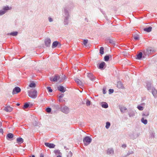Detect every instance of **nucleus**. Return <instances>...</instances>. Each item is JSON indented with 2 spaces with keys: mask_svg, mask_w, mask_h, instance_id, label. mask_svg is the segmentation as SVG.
<instances>
[{
  "mask_svg": "<svg viewBox=\"0 0 157 157\" xmlns=\"http://www.w3.org/2000/svg\"><path fill=\"white\" fill-rule=\"evenodd\" d=\"M57 157H62V156L60 155H59L57 156Z\"/></svg>",
  "mask_w": 157,
  "mask_h": 157,
  "instance_id": "nucleus-64",
  "label": "nucleus"
},
{
  "mask_svg": "<svg viewBox=\"0 0 157 157\" xmlns=\"http://www.w3.org/2000/svg\"><path fill=\"white\" fill-rule=\"evenodd\" d=\"M21 91V88L17 86L14 88L13 90L12 94H17Z\"/></svg>",
  "mask_w": 157,
  "mask_h": 157,
  "instance_id": "nucleus-6",
  "label": "nucleus"
},
{
  "mask_svg": "<svg viewBox=\"0 0 157 157\" xmlns=\"http://www.w3.org/2000/svg\"><path fill=\"white\" fill-rule=\"evenodd\" d=\"M75 81L77 83L80 85H81L82 84V82L78 78H76L75 80Z\"/></svg>",
  "mask_w": 157,
  "mask_h": 157,
  "instance_id": "nucleus-31",
  "label": "nucleus"
},
{
  "mask_svg": "<svg viewBox=\"0 0 157 157\" xmlns=\"http://www.w3.org/2000/svg\"><path fill=\"white\" fill-rule=\"evenodd\" d=\"M61 45V44L59 42L57 41H55L52 44V47L55 48L57 46H59V47H60Z\"/></svg>",
  "mask_w": 157,
  "mask_h": 157,
  "instance_id": "nucleus-12",
  "label": "nucleus"
},
{
  "mask_svg": "<svg viewBox=\"0 0 157 157\" xmlns=\"http://www.w3.org/2000/svg\"><path fill=\"white\" fill-rule=\"evenodd\" d=\"M105 90H106L105 88H104L103 89V93L104 94H105L106 93V92Z\"/></svg>",
  "mask_w": 157,
  "mask_h": 157,
  "instance_id": "nucleus-55",
  "label": "nucleus"
},
{
  "mask_svg": "<svg viewBox=\"0 0 157 157\" xmlns=\"http://www.w3.org/2000/svg\"><path fill=\"white\" fill-rule=\"evenodd\" d=\"M126 147V144H124L122 145V147L124 148H125Z\"/></svg>",
  "mask_w": 157,
  "mask_h": 157,
  "instance_id": "nucleus-57",
  "label": "nucleus"
},
{
  "mask_svg": "<svg viewBox=\"0 0 157 157\" xmlns=\"http://www.w3.org/2000/svg\"><path fill=\"white\" fill-rule=\"evenodd\" d=\"M18 34V32L17 31H14L12 32H11L10 33V35H11L13 36H16Z\"/></svg>",
  "mask_w": 157,
  "mask_h": 157,
  "instance_id": "nucleus-32",
  "label": "nucleus"
},
{
  "mask_svg": "<svg viewBox=\"0 0 157 157\" xmlns=\"http://www.w3.org/2000/svg\"><path fill=\"white\" fill-rule=\"evenodd\" d=\"M45 145L47 147H49L50 148H54L55 147V145L52 143H45Z\"/></svg>",
  "mask_w": 157,
  "mask_h": 157,
  "instance_id": "nucleus-8",
  "label": "nucleus"
},
{
  "mask_svg": "<svg viewBox=\"0 0 157 157\" xmlns=\"http://www.w3.org/2000/svg\"><path fill=\"white\" fill-rule=\"evenodd\" d=\"M111 55H106L104 57V60L105 61H108L109 60L110 58H112Z\"/></svg>",
  "mask_w": 157,
  "mask_h": 157,
  "instance_id": "nucleus-19",
  "label": "nucleus"
},
{
  "mask_svg": "<svg viewBox=\"0 0 157 157\" xmlns=\"http://www.w3.org/2000/svg\"><path fill=\"white\" fill-rule=\"evenodd\" d=\"M29 96L33 99H35L37 96V92L36 90L28 91Z\"/></svg>",
  "mask_w": 157,
  "mask_h": 157,
  "instance_id": "nucleus-3",
  "label": "nucleus"
},
{
  "mask_svg": "<svg viewBox=\"0 0 157 157\" xmlns=\"http://www.w3.org/2000/svg\"><path fill=\"white\" fill-rule=\"evenodd\" d=\"M114 150L113 148H108L107 151V154L108 155H113L114 154Z\"/></svg>",
  "mask_w": 157,
  "mask_h": 157,
  "instance_id": "nucleus-13",
  "label": "nucleus"
},
{
  "mask_svg": "<svg viewBox=\"0 0 157 157\" xmlns=\"http://www.w3.org/2000/svg\"><path fill=\"white\" fill-rule=\"evenodd\" d=\"M149 115V113L148 111H144L143 112L142 116L143 117H148Z\"/></svg>",
  "mask_w": 157,
  "mask_h": 157,
  "instance_id": "nucleus-25",
  "label": "nucleus"
},
{
  "mask_svg": "<svg viewBox=\"0 0 157 157\" xmlns=\"http://www.w3.org/2000/svg\"><path fill=\"white\" fill-rule=\"evenodd\" d=\"M38 123L36 121H35L33 123V125L34 126H37L38 125Z\"/></svg>",
  "mask_w": 157,
  "mask_h": 157,
  "instance_id": "nucleus-50",
  "label": "nucleus"
},
{
  "mask_svg": "<svg viewBox=\"0 0 157 157\" xmlns=\"http://www.w3.org/2000/svg\"><path fill=\"white\" fill-rule=\"evenodd\" d=\"M64 96L63 94H60L59 96V99H61Z\"/></svg>",
  "mask_w": 157,
  "mask_h": 157,
  "instance_id": "nucleus-51",
  "label": "nucleus"
},
{
  "mask_svg": "<svg viewBox=\"0 0 157 157\" xmlns=\"http://www.w3.org/2000/svg\"><path fill=\"white\" fill-rule=\"evenodd\" d=\"M61 110L65 114H67L69 112V109L67 106L65 105L61 107Z\"/></svg>",
  "mask_w": 157,
  "mask_h": 157,
  "instance_id": "nucleus-5",
  "label": "nucleus"
},
{
  "mask_svg": "<svg viewBox=\"0 0 157 157\" xmlns=\"http://www.w3.org/2000/svg\"><path fill=\"white\" fill-rule=\"evenodd\" d=\"M141 122L144 124H146L147 123V120L146 119H145L144 117H142L141 119Z\"/></svg>",
  "mask_w": 157,
  "mask_h": 157,
  "instance_id": "nucleus-33",
  "label": "nucleus"
},
{
  "mask_svg": "<svg viewBox=\"0 0 157 157\" xmlns=\"http://www.w3.org/2000/svg\"><path fill=\"white\" fill-rule=\"evenodd\" d=\"M99 51L100 54L102 55L104 54V48L103 47H101L100 48Z\"/></svg>",
  "mask_w": 157,
  "mask_h": 157,
  "instance_id": "nucleus-38",
  "label": "nucleus"
},
{
  "mask_svg": "<svg viewBox=\"0 0 157 157\" xmlns=\"http://www.w3.org/2000/svg\"><path fill=\"white\" fill-rule=\"evenodd\" d=\"M152 28L151 26H149L148 27L144 28V31L149 33L151 31Z\"/></svg>",
  "mask_w": 157,
  "mask_h": 157,
  "instance_id": "nucleus-22",
  "label": "nucleus"
},
{
  "mask_svg": "<svg viewBox=\"0 0 157 157\" xmlns=\"http://www.w3.org/2000/svg\"><path fill=\"white\" fill-rule=\"evenodd\" d=\"M109 43L112 45H114L116 43L115 40L114 39H109Z\"/></svg>",
  "mask_w": 157,
  "mask_h": 157,
  "instance_id": "nucleus-26",
  "label": "nucleus"
},
{
  "mask_svg": "<svg viewBox=\"0 0 157 157\" xmlns=\"http://www.w3.org/2000/svg\"><path fill=\"white\" fill-rule=\"evenodd\" d=\"M92 140V139L89 136H86L83 139V142L84 145L87 146L91 142Z\"/></svg>",
  "mask_w": 157,
  "mask_h": 157,
  "instance_id": "nucleus-4",
  "label": "nucleus"
},
{
  "mask_svg": "<svg viewBox=\"0 0 157 157\" xmlns=\"http://www.w3.org/2000/svg\"><path fill=\"white\" fill-rule=\"evenodd\" d=\"M86 105L87 106H89L90 105L91 102L89 100L87 99L86 102Z\"/></svg>",
  "mask_w": 157,
  "mask_h": 157,
  "instance_id": "nucleus-43",
  "label": "nucleus"
},
{
  "mask_svg": "<svg viewBox=\"0 0 157 157\" xmlns=\"http://www.w3.org/2000/svg\"><path fill=\"white\" fill-rule=\"evenodd\" d=\"M69 18H64L63 23L64 25H67L69 23Z\"/></svg>",
  "mask_w": 157,
  "mask_h": 157,
  "instance_id": "nucleus-28",
  "label": "nucleus"
},
{
  "mask_svg": "<svg viewBox=\"0 0 157 157\" xmlns=\"http://www.w3.org/2000/svg\"><path fill=\"white\" fill-rule=\"evenodd\" d=\"M117 86L119 88H122L123 87V85L121 82H117Z\"/></svg>",
  "mask_w": 157,
  "mask_h": 157,
  "instance_id": "nucleus-24",
  "label": "nucleus"
},
{
  "mask_svg": "<svg viewBox=\"0 0 157 157\" xmlns=\"http://www.w3.org/2000/svg\"><path fill=\"white\" fill-rule=\"evenodd\" d=\"M154 52L153 50L151 48H148L143 51V58H145L147 56H148L149 54Z\"/></svg>",
  "mask_w": 157,
  "mask_h": 157,
  "instance_id": "nucleus-2",
  "label": "nucleus"
},
{
  "mask_svg": "<svg viewBox=\"0 0 157 157\" xmlns=\"http://www.w3.org/2000/svg\"><path fill=\"white\" fill-rule=\"evenodd\" d=\"M127 108L124 107H121L120 108L121 111L122 113H124L125 112V111L127 110Z\"/></svg>",
  "mask_w": 157,
  "mask_h": 157,
  "instance_id": "nucleus-34",
  "label": "nucleus"
},
{
  "mask_svg": "<svg viewBox=\"0 0 157 157\" xmlns=\"http://www.w3.org/2000/svg\"><path fill=\"white\" fill-rule=\"evenodd\" d=\"M55 107L56 108V109H58L60 108V107L59 105H55Z\"/></svg>",
  "mask_w": 157,
  "mask_h": 157,
  "instance_id": "nucleus-52",
  "label": "nucleus"
},
{
  "mask_svg": "<svg viewBox=\"0 0 157 157\" xmlns=\"http://www.w3.org/2000/svg\"><path fill=\"white\" fill-rule=\"evenodd\" d=\"M57 88L58 90L62 93L64 92L66 90V88L62 86H59Z\"/></svg>",
  "mask_w": 157,
  "mask_h": 157,
  "instance_id": "nucleus-10",
  "label": "nucleus"
},
{
  "mask_svg": "<svg viewBox=\"0 0 157 157\" xmlns=\"http://www.w3.org/2000/svg\"><path fill=\"white\" fill-rule=\"evenodd\" d=\"M59 77L58 75H56L53 78L51 77L50 78V79L51 81L56 82H57L58 80L59 79Z\"/></svg>",
  "mask_w": 157,
  "mask_h": 157,
  "instance_id": "nucleus-9",
  "label": "nucleus"
},
{
  "mask_svg": "<svg viewBox=\"0 0 157 157\" xmlns=\"http://www.w3.org/2000/svg\"><path fill=\"white\" fill-rule=\"evenodd\" d=\"M69 8L70 7L69 5L63 7V15L64 18H69L70 15L68 10Z\"/></svg>",
  "mask_w": 157,
  "mask_h": 157,
  "instance_id": "nucleus-1",
  "label": "nucleus"
},
{
  "mask_svg": "<svg viewBox=\"0 0 157 157\" xmlns=\"http://www.w3.org/2000/svg\"><path fill=\"white\" fill-rule=\"evenodd\" d=\"M151 93L153 96L155 97H157V91L154 88L152 87L151 89Z\"/></svg>",
  "mask_w": 157,
  "mask_h": 157,
  "instance_id": "nucleus-15",
  "label": "nucleus"
},
{
  "mask_svg": "<svg viewBox=\"0 0 157 157\" xmlns=\"http://www.w3.org/2000/svg\"><path fill=\"white\" fill-rule=\"evenodd\" d=\"M110 126V123L109 122H107L106 123L105 128L107 129H108L109 128V127Z\"/></svg>",
  "mask_w": 157,
  "mask_h": 157,
  "instance_id": "nucleus-39",
  "label": "nucleus"
},
{
  "mask_svg": "<svg viewBox=\"0 0 157 157\" xmlns=\"http://www.w3.org/2000/svg\"><path fill=\"white\" fill-rule=\"evenodd\" d=\"M40 157H44V156L42 154H41L40 155Z\"/></svg>",
  "mask_w": 157,
  "mask_h": 157,
  "instance_id": "nucleus-61",
  "label": "nucleus"
},
{
  "mask_svg": "<svg viewBox=\"0 0 157 157\" xmlns=\"http://www.w3.org/2000/svg\"><path fill=\"white\" fill-rule=\"evenodd\" d=\"M13 135L12 133H9L7 134L6 137L7 138L12 139L13 137Z\"/></svg>",
  "mask_w": 157,
  "mask_h": 157,
  "instance_id": "nucleus-29",
  "label": "nucleus"
},
{
  "mask_svg": "<svg viewBox=\"0 0 157 157\" xmlns=\"http://www.w3.org/2000/svg\"><path fill=\"white\" fill-rule=\"evenodd\" d=\"M47 89L49 92H52V90L51 89V87L49 86L47 87Z\"/></svg>",
  "mask_w": 157,
  "mask_h": 157,
  "instance_id": "nucleus-44",
  "label": "nucleus"
},
{
  "mask_svg": "<svg viewBox=\"0 0 157 157\" xmlns=\"http://www.w3.org/2000/svg\"><path fill=\"white\" fill-rule=\"evenodd\" d=\"M143 52H140L136 56V58L138 59H140L142 57H143Z\"/></svg>",
  "mask_w": 157,
  "mask_h": 157,
  "instance_id": "nucleus-16",
  "label": "nucleus"
},
{
  "mask_svg": "<svg viewBox=\"0 0 157 157\" xmlns=\"http://www.w3.org/2000/svg\"><path fill=\"white\" fill-rule=\"evenodd\" d=\"M51 43V40L50 38L46 39L45 41V44L47 47H49Z\"/></svg>",
  "mask_w": 157,
  "mask_h": 157,
  "instance_id": "nucleus-14",
  "label": "nucleus"
},
{
  "mask_svg": "<svg viewBox=\"0 0 157 157\" xmlns=\"http://www.w3.org/2000/svg\"><path fill=\"white\" fill-rule=\"evenodd\" d=\"M59 101L60 102H63V101H65L64 100H63L61 98L59 99Z\"/></svg>",
  "mask_w": 157,
  "mask_h": 157,
  "instance_id": "nucleus-56",
  "label": "nucleus"
},
{
  "mask_svg": "<svg viewBox=\"0 0 157 157\" xmlns=\"http://www.w3.org/2000/svg\"><path fill=\"white\" fill-rule=\"evenodd\" d=\"M147 88L148 90H150L151 89V84L150 82H147Z\"/></svg>",
  "mask_w": 157,
  "mask_h": 157,
  "instance_id": "nucleus-21",
  "label": "nucleus"
},
{
  "mask_svg": "<svg viewBox=\"0 0 157 157\" xmlns=\"http://www.w3.org/2000/svg\"><path fill=\"white\" fill-rule=\"evenodd\" d=\"M101 106L102 108L105 109L107 108L108 107V104L105 102H101Z\"/></svg>",
  "mask_w": 157,
  "mask_h": 157,
  "instance_id": "nucleus-17",
  "label": "nucleus"
},
{
  "mask_svg": "<svg viewBox=\"0 0 157 157\" xmlns=\"http://www.w3.org/2000/svg\"><path fill=\"white\" fill-rule=\"evenodd\" d=\"M128 114L130 117H132L135 116V112L133 110H131L129 111Z\"/></svg>",
  "mask_w": 157,
  "mask_h": 157,
  "instance_id": "nucleus-20",
  "label": "nucleus"
},
{
  "mask_svg": "<svg viewBox=\"0 0 157 157\" xmlns=\"http://www.w3.org/2000/svg\"><path fill=\"white\" fill-rule=\"evenodd\" d=\"M30 103L29 102V103L26 102V103H25L23 106V108L24 109H25V108H28L29 106V104Z\"/></svg>",
  "mask_w": 157,
  "mask_h": 157,
  "instance_id": "nucleus-35",
  "label": "nucleus"
},
{
  "mask_svg": "<svg viewBox=\"0 0 157 157\" xmlns=\"http://www.w3.org/2000/svg\"><path fill=\"white\" fill-rule=\"evenodd\" d=\"M133 153L134 152L133 151H129L127 153V155L128 156L131 154H133Z\"/></svg>",
  "mask_w": 157,
  "mask_h": 157,
  "instance_id": "nucleus-47",
  "label": "nucleus"
},
{
  "mask_svg": "<svg viewBox=\"0 0 157 157\" xmlns=\"http://www.w3.org/2000/svg\"><path fill=\"white\" fill-rule=\"evenodd\" d=\"M129 136L130 137V138L131 139L134 140L136 139L135 135L132 134H129Z\"/></svg>",
  "mask_w": 157,
  "mask_h": 157,
  "instance_id": "nucleus-40",
  "label": "nucleus"
},
{
  "mask_svg": "<svg viewBox=\"0 0 157 157\" xmlns=\"http://www.w3.org/2000/svg\"><path fill=\"white\" fill-rule=\"evenodd\" d=\"M133 39L135 40H139V36L138 35H134L133 36Z\"/></svg>",
  "mask_w": 157,
  "mask_h": 157,
  "instance_id": "nucleus-41",
  "label": "nucleus"
},
{
  "mask_svg": "<svg viewBox=\"0 0 157 157\" xmlns=\"http://www.w3.org/2000/svg\"><path fill=\"white\" fill-rule=\"evenodd\" d=\"M16 105L17 106H19L20 105V104H19V103H17V104H16Z\"/></svg>",
  "mask_w": 157,
  "mask_h": 157,
  "instance_id": "nucleus-63",
  "label": "nucleus"
},
{
  "mask_svg": "<svg viewBox=\"0 0 157 157\" xmlns=\"http://www.w3.org/2000/svg\"><path fill=\"white\" fill-rule=\"evenodd\" d=\"M137 109L140 111H142L143 110L144 108L142 106H140V105H138L137 106Z\"/></svg>",
  "mask_w": 157,
  "mask_h": 157,
  "instance_id": "nucleus-42",
  "label": "nucleus"
},
{
  "mask_svg": "<svg viewBox=\"0 0 157 157\" xmlns=\"http://www.w3.org/2000/svg\"><path fill=\"white\" fill-rule=\"evenodd\" d=\"M17 142L19 144H21L23 142L24 140L21 137H19L16 139Z\"/></svg>",
  "mask_w": 157,
  "mask_h": 157,
  "instance_id": "nucleus-18",
  "label": "nucleus"
},
{
  "mask_svg": "<svg viewBox=\"0 0 157 157\" xmlns=\"http://www.w3.org/2000/svg\"><path fill=\"white\" fill-rule=\"evenodd\" d=\"M48 19L49 22H52L53 21V19L51 17H49Z\"/></svg>",
  "mask_w": 157,
  "mask_h": 157,
  "instance_id": "nucleus-53",
  "label": "nucleus"
},
{
  "mask_svg": "<svg viewBox=\"0 0 157 157\" xmlns=\"http://www.w3.org/2000/svg\"><path fill=\"white\" fill-rule=\"evenodd\" d=\"M105 63L104 62L101 63L99 65L98 68L100 69H102L105 66Z\"/></svg>",
  "mask_w": 157,
  "mask_h": 157,
  "instance_id": "nucleus-23",
  "label": "nucleus"
},
{
  "mask_svg": "<svg viewBox=\"0 0 157 157\" xmlns=\"http://www.w3.org/2000/svg\"><path fill=\"white\" fill-rule=\"evenodd\" d=\"M11 8H12L11 7H9V6H6L3 7L2 10L4 11L5 13L7 11L11 10Z\"/></svg>",
  "mask_w": 157,
  "mask_h": 157,
  "instance_id": "nucleus-11",
  "label": "nucleus"
},
{
  "mask_svg": "<svg viewBox=\"0 0 157 157\" xmlns=\"http://www.w3.org/2000/svg\"><path fill=\"white\" fill-rule=\"evenodd\" d=\"M12 110V108L10 106H7L5 109V110L6 112H10Z\"/></svg>",
  "mask_w": 157,
  "mask_h": 157,
  "instance_id": "nucleus-27",
  "label": "nucleus"
},
{
  "mask_svg": "<svg viewBox=\"0 0 157 157\" xmlns=\"http://www.w3.org/2000/svg\"><path fill=\"white\" fill-rule=\"evenodd\" d=\"M140 133H137L136 134H135V137L136 138L138 137L139 136H140Z\"/></svg>",
  "mask_w": 157,
  "mask_h": 157,
  "instance_id": "nucleus-54",
  "label": "nucleus"
},
{
  "mask_svg": "<svg viewBox=\"0 0 157 157\" xmlns=\"http://www.w3.org/2000/svg\"><path fill=\"white\" fill-rule=\"evenodd\" d=\"M150 135V136L151 138H154L155 137V133L154 132H151Z\"/></svg>",
  "mask_w": 157,
  "mask_h": 157,
  "instance_id": "nucleus-37",
  "label": "nucleus"
},
{
  "mask_svg": "<svg viewBox=\"0 0 157 157\" xmlns=\"http://www.w3.org/2000/svg\"><path fill=\"white\" fill-rule=\"evenodd\" d=\"M4 11L2 10H0V16H2L5 14Z\"/></svg>",
  "mask_w": 157,
  "mask_h": 157,
  "instance_id": "nucleus-48",
  "label": "nucleus"
},
{
  "mask_svg": "<svg viewBox=\"0 0 157 157\" xmlns=\"http://www.w3.org/2000/svg\"><path fill=\"white\" fill-rule=\"evenodd\" d=\"M88 42V40H84L83 41V44L86 46H86V44H87Z\"/></svg>",
  "mask_w": 157,
  "mask_h": 157,
  "instance_id": "nucleus-45",
  "label": "nucleus"
},
{
  "mask_svg": "<svg viewBox=\"0 0 157 157\" xmlns=\"http://www.w3.org/2000/svg\"><path fill=\"white\" fill-rule=\"evenodd\" d=\"M2 126V123H1V122L0 121V127H1V126Z\"/></svg>",
  "mask_w": 157,
  "mask_h": 157,
  "instance_id": "nucleus-62",
  "label": "nucleus"
},
{
  "mask_svg": "<svg viewBox=\"0 0 157 157\" xmlns=\"http://www.w3.org/2000/svg\"><path fill=\"white\" fill-rule=\"evenodd\" d=\"M46 111L48 113H50L51 111V109L50 107H48L46 109Z\"/></svg>",
  "mask_w": 157,
  "mask_h": 157,
  "instance_id": "nucleus-46",
  "label": "nucleus"
},
{
  "mask_svg": "<svg viewBox=\"0 0 157 157\" xmlns=\"http://www.w3.org/2000/svg\"><path fill=\"white\" fill-rule=\"evenodd\" d=\"M36 85L34 82L31 83L29 85V87L30 88H34L36 87Z\"/></svg>",
  "mask_w": 157,
  "mask_h": 157,
  "instance_id": "nucleus-30",
  "label": "nucleus"
},
{
  "mask_svg": "<svg viewBox=\"0 0 157 157\" xmlns=\"http://www.w3.org/2000/svg\"><path fill=\"white\" fill-rule=\"evenodd\" d=\"M69 154L70 155V157H71L72 156V153L71 152V151H70V152L69 153Z\"/></svg>",
  "mask_w": 157,
  "mask_h": 157,
  "instance_id": "nucleus-58",
  "label": "nucleus"
},
{
  "mask_svg": "<svg viewBox=\"0 0 157 157\" xmlns=\"http://www.w3.org/2000/svg\"><path fill=\"white\" fill-rule=\"evenodd\" d=\"M3 132V130L2 128L0 129V133H2Z\"/></svg>",
  "mask_w": 157,
  "mask_h": 157,
  "instance_id": "nucleus-59",
  "label": "nucleus"
},
{
  "mask_svg": "<svg viewBox=\"0 0 157 157\" xmlns=\"http://www.w3.org/2000/svg\"><path fill=\"white\" fill-rule=\"evenodd\" d=\"M87 77L92 81H94L95 79V77L94 76L93 74L91 73H88L87 74Z\"/></svg>",
  "mask_w": 157,
  "mask_h": 157,
  "instance_id": "nucleus-7",
  "label": "nucleus"
},
{
  "mask_svg": "<svg viewBox=\"0 0 157 157\" xmlns=\"http://www.w3.org/2000/svg\"><path fill=\"white\" fill-rule=\"evenodd\" d=\"M54 152L56 155H61V152L59 150H55L54 151Z\"/></svg>",
  "mask_w": 157,
  "mask_h": 157,
  "instance_id": "nucleus-36",
  "label": "nucleus"
},
{
  "mask_svg": "<svg viewBox=\"0 0 157 157\" xmlns=\"http://www.w3.org/2000/svg\"><path fill=\"white\" fill-rule=\"evenodd\" d=\"M114 90L112 89H109V94H110L113 92Z\"/></svg>",
  "mask_w": 157,
  "mask_h": 157,
  "instance_id": "nucleus-49",
  "label": "nucleus"
},
{
  "mask_svg": "<svg viewBox=\"0 0 157 157\" xmlns=\"http://www.w3.org/2000/svg\"><path fill=\"white\" fill-rule=\"evenodd\" d=\"M29 157H35V155H32L31 156H30Z\"/></svg>",
  "mask_w": 157,
  "mask_h": 157,
  "instance_id": "nucleus-60",
  "label": "nucleus"
}]
</instances>
